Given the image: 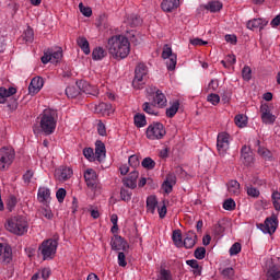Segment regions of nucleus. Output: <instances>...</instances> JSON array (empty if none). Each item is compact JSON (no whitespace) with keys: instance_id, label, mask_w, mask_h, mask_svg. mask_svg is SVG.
Masks as SVG:
<instances>
[{"instance_id":"39","label":"nucleus","mask_w":280,"mask_h":280,"mask_svg":"<svg viewBox=\"0 0 280 280\" xmlns=\"http://www.w3.org/2000/svg\"><path fill=\"white\" fill-rule=\"evenodd\" d=\"M234 121L238 128H246V125L248 124V118H246L245 115L238 114L235 116Z\"/></svg>"},{"instance_id":"29","label":"nucleus","mask_w":280,"mask_h":280,"mask_svg":"<svg viewBox=\"0 0 280 280\" xmlns=\"http://www.w3.org/2000/svg\"><path fill=\"white\" fill-rule=\"evenodd\" d=\"M156 207H159V200H156V196H149L147 198V211L154 214Z\"/></svg>"},{"instance_id":"12","label":"nucleus","mask_w":280,"mask_h":280,"mask_svg":"<svg viewBox=\"0 0 280 280\" xmlns=\"http://www.w3.org/2000/svg\"><path fill=\"white\" fill-rule=\"evenodd\" d=\"M77 84L81 93H85V95H91L92 97H97V95H100V90L86 81H80L77 82Z\"/></svg>"},{"instance_id":"27","label":"nucleus","mask_w":280,"mask_h":280,"mask_svg":"<svg viewBox=\"0 0 280 280\" xmlns=\"http://www.w3.org/2000/svg\"><path fill=\"white\" fill-rule=\"evenodd\" d=\"M197 240H198V235H196V232L194 231L187 232L186 237L184 238L185 248H194V246H196Z\"/></svg>"},{"instance_id":"56","label":"nucleus","mask_w":280,"mask_h":280,"mask_svg":"<svg viewBox=\"0 0 280 280\" xmlns=\"http://www.w3.org/2000/svg\"><path fill=\"white\" fill-rule=\"evenodd\" d=\"M159 280H172V272L167 269H161Z\"/></svg>"},{"instance_id":"43","label":"nucleus","mask_w":280,"mask_h":280,"mask_svg":"<svg viewBox=\"0 0 280 280\" xmlns=\"http://www.w3.org/2000/svg\"><path fill=\"white\" fill-rule=\"evenodd\" d=\"M172 240L176 246L183 244V234L180 233V230L173 231Z\"/></svg>"},{"instance_id":"60","label":"nucleus","mask_w":280,"mask_h":280,"mask_svg":"<svg viewBox=\"0 0 280 280\" xmlns=\"http://www.w3.org/2000/svg\"><path fill=\"white\" fill-rule=\"evenodd\" d=\"M19 201L16 200V198L14 196H10L7 202V207L9 209V211H12L14 209V207H16V203Z\"/></svg>"},{"instance_id":"17","label":"nucleus","mask_w":280,"mask_h":280,"mask_svg":"<svg viewBox=\"0 0 280 280\" xmlns=\"http://www.w3.org/2000/svg\"><path fill=\"white\" fill-rule=\"evenodd\" d=\"M37 200L42 205H47L51 200V189L40 186L37 190Z\"/></svg>"},{"instance_id":"44","label":"nucleus","mask_w":280,"mask_h":280,"mask_svg":"<svg viewBox=\"0 0 280 280\" xmlns=\"http://www.w3.org/2000/svg\"><path fill=\"white\" fill-rule=\"evenodd\" d=\"M120 198L124 200V202H130L132 200V191L121 188L120 189Z\"/></svg>"},{"instance_id":"48","label":"nucleus","mask_w":280,"mask_h":280,"mask_svg":"<svg viewBox=\"0 0 280 280\" xmlns=\"http://www.w3.org/2000/svg\"><path fill=\"white\" fill-rule=\"evenodd\" d=\"M79 10L83 16H91L93 14V10L89 7H84V3L80 2L79 3Z\"/></svg>"},{"instance_id":"31","label":"nucleus","mask_w":280,"mask_h":280,"mask_svg":"<svg viewBox=\"0 0 280 280\" xmlns=\"http://www.w3.org/2000/svg\"><path fill=\"white\" fill-rule=\"evenodd\" d=\"M77 44L79 45L83 54H85V56H89V54H91V47L89 45V39H86V37H78Z\"/></svg>"},{"instance_id":"61","label":"nucleus","mask_w":280,"mask_h":280,"mask_svg":"<svg viewBox=\"0 0 280 280\" xmlns=\"http://www.w3.org/2000/svg\"><path fill=\"white\" fill-rule=\"evenodd\" d=\"M78 91L73 86L66 88V95L67 97H78Z\"/></svg>"},{"instance_id":"47","label":"nucleus","mask_w":280,"mask_h":280,"mask_svg":"<svg viewBox=\"0 0 280 280\" xmlns=\"http://www.w3.org/2000/svg\"><path fill=\"white\" fill-rule=\"evenodd\" d=\"M235 200H233L232 198L230 199H226L224 202H223V209H225V211H235Z\"/></svg>"},{"instance_id":"13","label":"nucleus","mask_w":280,"mask_h":280,"mask_svg":"<svg viewBox=\"0 0 280 280\" xmlns=\"http://www.w3.org/2000/svg\"><path fill=\"white\" fill-rule=\"evenodd\" d=\"M12 261V247L8 244L0 243V264L8 265Z\"/></svg>"},{"instance_id":"14","label":"nucleus","mask_w":280,"mask_h":280,"mask_svg":"<svg viewBox=\"0 0 280 280\" xmlns=\"http://www.w3.org/2000/svg\"><path fill=\"white\" fill-rule=\"evenodd\" d=\"M110 246L112 250H128V248H130L128 242L119 235H114V237L110 241Z\"/></svg>"},{"instance_id":"8","label":"nucleus","mask_w":280,"mask_h":280,"mask_svg":"<svg viewBox=\"0 0 280 280\" xmlns=\"http://www.w3.org/2000/svg\"><path fill=\"white\" fill-rule=\"evenodd\" d=\"M231 148V135L228 132H221L217 137V150L221 156H224Z\"/></svg>"},{"instance_id":"2","label":"nucleus","mask_w":280,"mask_h":280,"mask_svg":"<svg viewBox=\"0 0 280 280\" xmlns=\"http://www.w3.org/2000/svg\"><path fill=\"white\" fill-rule=\"evenodd\" d=\"M58 126V112L51 108L44 109L39 115V132L49 137L56 132Z\"/></svg>"},{"instance_id":"57","label":"nucleus","mask_w":280,"mask_h":280,"mask_svg":"<svg viewBox=\"0 0 280 280\" xmlns=\"http://www.w3.org/2000/svg\"><path fill=\"white\" fill-rule=\"evenodd\" d=\"M32 178H34V171L32 170L26 171L23 175V180L25 185H30V183H32Z\"/></svg>"},{"instance_id":"58","label":"nucleus","mask_w":280,"mask_h":280,"mask_svg":"<svg viewBox=\"0 0 280 280\" xmlns=\"http://www.w3.org/2000/svg\"><path fill=\"white\" fill-rule=\"evenodd\" d=\"M118 266H120V268H126V266H128V261H126V254H124V252L118 253Z\"/></svg>"},{"instance_id":"41","label":"nucleus","mask_w":280,"mask_h":280,"mask_svg":"<svg viewBox=\"0 0 280 280\" xmlns=\"http://www.w3.org/2000/svg\"><path fill=\"white\" fill-rule=\"evenodd\" d=\"M141 165L144 167V170H154V167H156V162H154L152 158H144Z\"/></svg>"},{"instance_id":"42","label":"nucleus","mask_w":280,"mask_h":280,"mask_svg":"<svg viewBox=\"0 0 280 280\" xmlns=\"http://www.w3.org/2000/svg\"><path fill=\"white\" fill-rule=\"evenodd\" d=\"M207 10H210V12H220L222 10V2L220 1H212L207 4Z\"/></svg>"},{"instance_id":"6","label":"nucleus","mask_w":280,"mask_h":280,"mask_svg":"<svg viewBox=\"0 0 280 280\" xmlns=\"http://www.w3.org/2000/svg\"><path fill=\"white\" fill-rule=\"evenodd\" d=\"M148 75V66L145 63H139L135 70V78L132 81L133 89H143L145 84V78Z\"/></svg>"},{"instance_id":"22","label":"nucleus","mask_w":280,"mask_h":280,"mask_svg":"<svg viewBox=\"0 0 280 280\" xmlns=\"http://www.w3.org/2000/svg\"><path fill=\"white\" fill-rule=\"evenodd\" d=\"M180 5V0H163L161 9L163 12H174Z\"/></svg>"},{"instance_id":"16","label":"nucleus","mask_w":280,"mask_h":280,"mask_svg":"<svg viewBox=\"0 0 280 280\" xmlns=\"http://www.w3.org/2000/svg\"><path fill=\"white\" fill-rule=\"evenodd\" d=\"M45 84V81L40 77H35L32 79L30 85H28V92L31 95H36V93L40 92V89H43Z\"/></svg>"},{"instance_id":"24","label":"nucleus","mask_w":280,"mask_h":280,"mask_svg":"<svg viewBox=\"0 0 280 280\" xmlns=\"http://www.w3.org/2000/svg\"><path fill=\"white\" fill-rule=\"evenodd\" d=\"M16 88H0V104H5L8 102V97H12V95H15Z\"/></svg>"},{"instance_id":"45","label":"nucleus","mask_w":280,"mask_h":280,"mask_svg":"<svg viewBox=\"0 0 280 280\" xmlns=\"http://www.w3.org/2000/svg\"><path fill=\"white\" fill-rule=\"evenodd\" d=\"M271 200L276 211H280V192L273 191L271 195Z\"/></svg>"},{"instance_id":"63","label":"nucleus","mask_w":280,"mask_h":280,"mask_svg":"<svg viewBox=\"0 0 280 280\" xmlns=\"http://www.w3.org/2000/svg\"><path fill=\"white\" fill-rule=\"evenodd\" d=\"M162 189H163L164 194H172V191H174V184L163 182Z\"/></svg>"},{"instance_id":"4","label":"nucleus","mask_w":280,"mask_h":280,"mask_svg":"<svg viewBox=\"0 0 280 280\" xmlns=\"http://www.w3.org/2000/svg\"><path fill=\"white\" fill-rule=\"evenodd\" d=\"M58 250V238H48L42 242L38 247V255L44 261H51Z\"/></svg>"},{"instance_id":"64","label":"nucleus","mask_w":280,"mask_h":280,"mask_svg":"<svg viewBox=\"0 0 280 280\" xmlns=\"http://www.w3.org/2000/svg\"><path fill=\"white\" fill-rule=\"evenodd\" d=\"M128 163L130 165V167H139V156L137 155H131L129 156Z\"/></svg>"},{"instance_id":"7","label":"nucleus","mask_w":280,"mask_h":280,"mask_svg":"<svg viewBox=\"0 0 280 280\" xmlns=\"http://www.w3.org/2000/svg\"><path fill=\"white\" fill-rule=\"evenodd\" d=\"M14 150L10 148H2L0 149V170H8L12 165L14 161Z\"/></svg>"},{"instance_id":"40","label":"nucleus","mask_w":280,"mask_h":280,"mask_svg":"<svg viewBox=\"0 0 280 280\" xmlns=\"http://www.w3.org/2000/svg\"><path fill=\"white\" fill-rule=\"evenodd\" d=\"M23 40H25V43H34V30H32V27H27L23 35Z\"/></svg>"},{"instance_id":"32","label":"nucleus","mask_w":280,"mask_h":280,"mask_svg":"<svg viewBox=\"0 0 280 280\" xmlns=\"http://www.w3.org/2000/svg\"><path fill=\"white\" fill-rule=\"evenodd\" d=\"M57 176L59 180H69V178L73 176V170H71V167H63L57 171Z\"/></svg>"},{"instance_id":"38","label":"nucleus","mask_w":280,"mask_h":280,"mask_svg":"<svg viewBox=\"0 0 280 280\" xmlns=\"http://www.w3.org/2000/svg\"><path fill=\"white\" fill-rule=\"evenodd\" d=\"M106 54L102 47H96L92 51V58L93 60H103V58H106Z\"/></svg>"},{"instance_id":"15","label":"nucleus","mask_w":280,"mask_h":280,"mask_svg":"<svg viewBox=\"0 0 280 280\" xmlns=\"http://www.w3.org/2000/svg\"><path fill=\"white\" fill-rule=\"evenodd\" d=\"M84 178H85L86 186L90 189H95L97 187V173H95L93 168H88L84 172Z\"/></svg>"},{"instance_id":"49","label":"nucleus","mask_w":280,"mask_h":280,"mask_svg":"<svg viewBox=\"0 0 280 280\" xmlns=\"http://www.w3.org/2000/svg\"><path fill=\"white\" fill-rule=\"evenodd\" d=\"M96 108L101 113H110V110H113V105H110V103H100Z\"/></svg>"},{"instance_id":"11","label":"nucleus","mask_w":280,"mask_h":280,"mask_svg":"<svg viewBox=\"0 0 280 280\" xmlns=\"http://www.w3.org/2000/svg\"><path fill=\"white\" fill-rule=\"evenodd\" d=\"M277 226H279L277 218H267L264 223L258 224V229L269 235H272L277 231Z\"/></svg>"},{"instance_id":"30","label":"nucleus","mask_w":280,"mask_h":280,"mask_svg":"<svg viewBox=\"0 0 280 280\" xmlns=\"http://www.w3.org/2000/svg\"><path fill=\"white\" fill-rule=\"evenodd\" d=\"M186 264L187 266L192 268L191 272L195 277H200L202 275V268L198 264V260L196 259L186 260Z\"/></svg>"},{"instance_id":"52","label":"nucleus","mask_w":280,"mask_h":280,"mask_svg":"<svg viewBox=\"0 0 280 280\" xmlns=\"http://www.w3.org/2000/svg\"><path fill=\"white\" fill-rule=\"evenodd\" d=\"M246 192H247V196H250V198H259V189L253 186H247Z\"/></svg>"},{"instance_id":"33","label":"nucleus","mask_w":280,"mask_h":280,"mask_svg":"<svg viewBox=\"0 0 280 280\" xmlns=\"http://www.w3.org/2000/svg\"><path fill=\"white\" fill-rule=\"evenodd\" d=\"M228 191L231 194V196H240V183L235 179H231L228 183Z\"/></svg>"},{"instance_id":"36","label":"nucleus","mask_w":280,"mask_h":280,"mask_svg":"<svg viewBox=\"0 0 280 280\" xmlns=\"http://www.w3.org/2000/svg\"><path fill=\"white\" fill-rule=\"evenodd\" d=\"M135 126L137 128H144L147 126L148 120L145 119L144 114H136L133 117Z\"/></svg>"},{"instance_id":"10","label":"nucleus","mask_w":280,"mask_h":280,"mask_svg":"<svg viewBox=\"0 0 280 280\" xmlns=\"http://www.w3.org/2000/svg\"><path fill=\"white\" fill-rule=\"evenodd\" d=\"M260 114L262 124L270 126L275 124V121H277V116H275L272 112H270V105L268 104L260 105Z\"/></svg>"},{"instance_id":"18","label":"nucleus","mask_w":280,"mask_h":280,"mask_svg":"<svg viewBox=\"0 0 280 280\" xmlns=\"http://www.w3.org/2000/svg\"><path fill=\"white\" fill-rule=\"evenodd\" d=\"M137 178H139V172L132 171L127 177L122 179V185L128 189H137Z\"/></svg>"},{"instance_id":"20","label":"nucleus","mask_w":280,"mask_h":280,"mask_svg":"<svg viewBox=\"0 0 280 280\" xmlns=\"http://www.w3.org/2000/svg\"><path fill=\"white\" fill-rule=\"evenodd\" d=\"M241 160L244 163V165H250L255 158L253 156V151H250V148L247 145H243L241 149Z\"/></svg>"},{"instance_id":"50","label":"nucleus","mask_w":280,"mask_h":280,"mask_svg":"<svg viewBox=\"0 0 280 280\" xmlns=\"http://www.w3.org/2000/svg\"><path fill=\"white\" fill-rule=\"evenodd\" d=\"M83 155L85 156V159H88V161H95V152L92 148H85L83 150Z\"/></svg>"},{"instance_id":"53","label":"nucleus","mask_w":280,"mask_h":280,"mask_svg":"<svg viewBox=\"0 0 280 280\" xmlns=\"http://www.w3.org/2000/svg\"><path fill=\"white\" fill-rule=\"evenodd\" d=\"M207 101L210 102L212 106H218V104H220V95L211 93L208 95Z\"/></svg>"},{"instance_id":"59","label":"nucleus","mask_w":280,"mask_h":280,"mask_svg":"<svg viewBox=\"0 0 280 280\" xmlns=\"http://www.w3.org/2000/svg\"><path fill=\"white\" fill-rule=\"evenodd\" d=\"M222 275L226 279H233V277H235V270L232 267H228V268L222 270Z\"/></svg>"},{"instance_id":"55","label":"nucleus","mask_w":280,"mask_h":280,"mask_svg":"<svg viewBox=\"0 0 280 280\" xmlns=\"http://www.w3.org/2000/svg\"><path fill=\"white\" fill-rule=\"evenodd\" d=\"M66 197H67V190L65 188H59L56 192V198L58 202H65Z\"/></svg>"},{"instance_id":"26","label":"nucleus","mask_w":280,"mask_h":280,"mask_svg":"<svg viewBox=\"0 0 280 280\" xmlns=\"http://www.w3.org/2000/svg\"><path fill=\"white\" fill-rule=\"evenodd\" d=\"M255 147L257 148V152H258L259 156H261L266 161H268V159H272V153L270 152V150H268L265 147H261V140L257 139L255 141Z\"/></svg>"},{"instance_id":"51","label":"nucleus","mask_w":280,"mask_h":280,"mask_svg":"<svg viewBox=\"0 0 280 280\" xmlns=\"http://www.w3.org/2000/svg\"><path fill=\"white\" fill-rule=\"evenodd\" d=\"M207 255V249L205 247H198L197 249H195V258L196 259H205Z\"/></svg>"},{"instance_id":"25","label":"nucleus","mask_w":280,"mask_h":280,"mask_svg":"<svg viewBox=\"0 0 280 280\" xmlns=\"http://www.w3.org/2000/svg\"><path fill=\"white\" fill-rule=\"evenodd\" d=\"M266 277L267 280H280V265L269 266Z\"/></svg>"},{"instance_id":"21","label":"nucleus","mask_w":280,"mask_h":280,"mask_svg":"<svg viewBox=\"0 0 280 280\" xmlns=\"http://www.w3.org/2000/svg\"><path fill=\"white\" fill-rule=\"evenodd\" d=\"M268 25V20L258 18L247 22V30H264Z\"/></svg>"},{"instance_id":"37","label":"nucleus","mask_w":280,"mask_h":280,"mask_svg":"<svg viewBox=\"0 0 280 280\" xmlns=\"http://www.w3.org/2000/svg\"><path fill=\"white\" fill-rule=\"evenodd\" d=\"M178 108H180V103L175 101L168 108H166V117H174L178 113Z\"/></svg>"},{"instance_id":"54","label":"nucleus","mask_w":280,"mask_h":280,"mask_svg":"<svg viewBox=\"0 0 280 280\" xmlns=\"http://www.w3.org/2000/svg\"><path fill=\"white\" fill-rule=\"evenodd\" d=\"M240 253H242V244L240 243H234L231 248H230V255L234 256V255H240Z\"/></svg>"},{"instance_id":"9","label":"nucleus","mask_w":280,"mask_h":280,"mask_svg":"<svg viewBox=\"0 0 280 280\" xmlns=\"http://www.w3.org/2000/svg\"><path fill=\"white\" fill-rule=\"evenodd\" d=\"M162 58L166 61V67L168 71H174L176 69V62L177 57L174 52H172V47L170 45H164L163 51H162Z\"/></svg>"},{"instance_id":"3","label":"nucleus","mask_w":280,"mask_h":280,"mask_svg":"<svg viewBox=\"0 0 280 280\" xmlns=\"http://www.w3.org/2000/svg\"><path fill=\"white\" fill-rule=\"evenodd\" d=\"M7 231L13 235L22 236L30 230V223L27 219L23 215L11 217L7 220L4 224Z\"/></svg>"},{"instance_id":"23","label":"nucleus","mask_w":280,"mask_h":280,"mask_svg":"<svg viewBox=\"0 0 280 280\" xmlns=\"http://www.w3.org/2000/svg\"><path fill=\"white\" fill-rule=\"evenodd\" d=\"M95 159L98 163H102L106 159V145L102 141H96L95 143Z\"/></svg>"},{"instance_id":"28","label":"nucleus","mask_w":280,"mask_h":280,"mask_svg":"<svg viewBox=\"0 0 280 280\" xmlns=\"http://www.w3.org/2000/svg\"><path fill=\"white\" fill-rule=\"evenodd\" d=\"M142 109L147 113V115L159 116V107L153 102H145L142 105Z\"/></svg>"},{"instance_id":"62","label":"nucleus","mask_w":280,"mask_h":280,"mask_svg":"<svg viewBox=\"0 0 280 280\" xmlns=\"http://www.w3.org/2000/svg\"><path fill=\"white\" fill-rule=\"evenodd\" d=\"M220 86V81L218 79H212L208 84V91H218Z\"/></svg>"},{"instance_id":"19","label":"nucleus","mask_w":280,"mask_h":280,"mask_svg":"<svg viewBox=\"0 0 280 280\" xmlns=\"http://www.w3.org/2000/svg\"><path fill=\"white\" fill-rule=\"evenodd\" d=\"M155 93L153 94L152 102L158 105V108H165L167 106V97L161 90L154 89Z\"/></svg>"},{"instance_id":"46","label":"nucleus","mask_w":280,"mask_h":280,"mask_svg":"<svg viewBox=\"0 0 280 280\" xmlns=\"http://www.w3.org/2000/svg\"><path fill=\"white\" fill-rule=\"evenodd\" d=\"M242 77H243V80H245L246 82L250 81V78H253V70L250 69V67L245 66L243 68Z\"/></svg>"},{"instance_id":"35","label":"nucleus","mask_w":280,"mask_h":280,"mask_svg":"<svg viewBox=\"0 0 280 280\" xmlns=\"http://www.w3.org/2000/svg\"><path fill=\"white\" fill-rule=\"evenodd\" d=\"M50 54V60L52 65H57L62 60V48H58L57 50H48Z\"/></svg>"},{"instance_id":"1","label":"nucleus","mask_w":280,"mask_h":280,"mask_svg":"<svg viewBox=\"0 0 280 280\" xmlns=\"http://www.w3.org/2000/svg\"><path fill=\"white\" fill-rule=\"evenodd\" d=\"M106 47L114 60H124L130 56V40L125 35L109 37Z\"/></svg>"},{"instance_id":"34","label":"nucleus","mask_w":280,"mask_h":280,"mask_svg":"<svg viewBox=\"0 0 280 280\" xmlns=\"http://www.w3.org/2000/svg\"><path fill=\"white\" fill-rule=\"evenodd\" d=\"M127 25H129L130 27H139V25H141L142 20L139 15L137 14H131L127 18L126 21Z\"/></svg>"},{"instance_id":"5","label":"nucleus","mask_w":280,"mask_h":280,"mask_svg":"<svg viewBox=\"0 0 280 280\" xmlns=\"http://www.w3.org/2000/svg\"><path fill=\"white\" fill-rule=\"evenodd\" d=\"M165 135H167V131L162 122H152L145 130V136L149 141H161Z\"/></svg>"}]
</instances>
